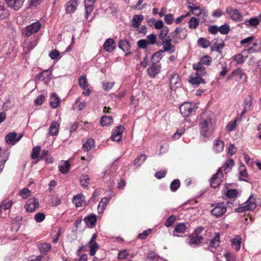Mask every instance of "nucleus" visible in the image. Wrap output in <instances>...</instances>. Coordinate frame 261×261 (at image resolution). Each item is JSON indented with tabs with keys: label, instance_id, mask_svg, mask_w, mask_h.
I'll return each instance as SVG.
<instances>
[{
	"label": "nucleus",
	"instance_id": "f257e3e1",
	"mask_svg": "<svg viewBox=\"0 0 261 261\" xmlns=\"http://www.w3.org/2000/svg\"><path fill=\"white\" fill-rule=\"evenodd\" d=\"M216 122L212 118L203 119L199 123L200 133L204 138H210L215 131Z\"/></svg>",
	"mask_w": 261,
	"mask_h": 261
},
{
	"label": "nucleus",
	"instance_id": "f03ea898",
	"mask_svg": "<svg viewBox=\"0 0 261 261\" xmlns=\"http://www.w3.org/2000/svg\"><path fill=\"white\" fill-rule=\"evenodd\" d=\"M256 206V204L254 198L250 196L245 203H243L236 210V211L239 213H243L247 211H253L255 209Z\"/></svg>",
	"mask_w": 261,
	"mask_h": 261
},
{
	"label": "nucleus",
	"instance_id": "7ed1b4c3",
	"mask_svg": "<svg viewBox=\"0 0 261 261\" xmlns=\"http://www.w3.org/2000/svg\"><path fill=\"white\" fill-rule=\"evenodd\" d=\"M172 39L175 43L184 39L187 35V30L185 28H176L171 33Z\"/></svg>",
	"mask_w": 261,
	"mask_h": 261
},
{
	"label": "nucleus",
	"instance_id": "20e7f679",
	"mask_svg": "<svg viewBox=\"0 0 261 261\" xmlns=\"http://www.w3.org/2000/svg\"><path fill=\"white\" fill-rule=\"evenodd\" d=\"M172 39L170 37H168L163 40L162 45L164 50H160L159 52L154 54L153 57L157 56L158 54L161 55L164 51H167L169 54L174 53L175 50V46L172 45L171 43Z\"/></svg>",
	"mask_w": 261,
	"mask_h": 261
},
{
	"label": "nucleus",
	"instance_id": "39448f33",
	"mask_svg": "<svg viewBox=\"0 0 261 261\" xmlns=\"http://www.w3.org/2000/svg\"><path fill=\"white\" fill-rule=\"evenodd\" d=\"M196 109L197 108L194 103L188 102L182 103L179 107L181 114L185 117L191 115L192 112Z\"/></svg>",
	"mask_w": 261,
	"mask_h": 261
},
{
	"label": "nucleus",
	"instance_id": "423d86ee",
	"mask_svg": "<svg viewBox=\"0 0 261 261\" xmlns=\"http://www.w3.org/2000/svg\"><path fill=\"white\" fill-rule=\"evenodd\" d=\"M226 13L233 21H241L243 19V15L238 10L234 9L231 7H228L226 8Z\"/></svg>",
	"mask_w": 261,
	"mask_h": 261
},
{
	"label": "nucleus",
	"instance_id": "0eeeda50",
	"mask_svg": "<svg viewBox=\"0 0 261 261\" xmlns=\"http://www.w3.org/2000/svg\"><path fill=\"white\" fill-rule=\"evenodd\" d=\"M41 23L39 21H36L27 26L23 30V34L26 36H30L37 33L41 28Z\"/></svg>",
	"mask_w": 261,
	"mask_h": 261
},
{
	"label": "nucleus",
	"instance_id": "6e6552de",
	"mask_svg": "<svg viewBox=\"0 0 261 261\" xmlns=\"http://www.w3.org/2000/svg\"><path fill=\"white\" fill-rule=\"evenodd\" d=\"M226 204L224 202L219 203L211 211V213L216 218H219L226 212Z\"/></svg>",
	"mask_w": 261,
	"mask_h": 261
},
{
	"label": "nucleus",
	"instance_id": "1a4fd4ad",
	"mask_svg": "<svg viewBox=\"0 0 261 261\" xmlns=\"http://www.w3.org/2000/svg\"><path fill=\"white\" fill-rule=\"evenodd\" d=\"M223 177V173L221 168H219L216 174H214L210 180L211 186L214 188L219 186L222 181Z\"/></svg>",
	"mask_w": 261,
	"mask_h": 261
},
{
	"label": "nucleus",
	"instance_id": "9d476101",
	"mask_svg": "<svg viewBox=\"0 0 261 261\" xmlns=\"http://www.w3.org/2000/svg\"><path fill=\"white\" fill-rule=\"evenodd\" d=\"M39 206V203L38 200L35 198H30L27 201L24 208L27 212H34Z\"/></svg>",
	"mask_w": 261,
	"mask_h": 261
},
{
	"label": "nucleus",
	"instance_id": "9b49d317",
	"mask_svg": "<svg viewBox=\"0 0 261 261\" xmlns=\"http://www.w3.org/2000/svg\"><path fill=\"white\" fill-rule=\"evenodd\" d=\"M170 89L171 90H176L181 85V80L178 74L173 73L171 74L170 79Z\"/></svg>",
	"mask_w": 261,
	"mask_h": 261
},
{
	"label": "nucleus",
	"instance_id": "f8f14e48",
	"mask_svg": "<svg viewBox=\"0 0 261 261\" xmlns=\"http://www.w3.org/2000/svg\"><path fill=\"white\" fill-rule=\"evenodd\" d=\"M17 133L12 132L6 135L5 140L8 144L14 145L16 143L18 142L22 138L23 135L20 134L17 137Z\"/></svg>",
	"mask_w": 261,
	"mask_h": 261
},
{
	"label": "nucleus",
	"instance_id": "ddd939ff",
	"mask_svg": "<svg viewBox=\"0 0 261 261\" xmlns=\"http://www.w3.org/2000/svg\"><path fill=\"white\" fill-rule=\"evenodd\" d=\"M232 75H233L234 80L237 82H246L247 81V76L241 68L233 71Z\"/></svg>",
	"mask_w": 261,
	"mask_h": 261
},
{
	"label": "nucleus",
	"instance_id": "4468645a",
	"mask_svg": "<svg viewBox=\"0 0 261 261\" xmlns=\"http://www.w3.org/2000/svg\"><path fill=\"white\" fill-rule=\"evenodd\" d=\"M124 130V127L121 126H118L112 130V135L111 137V139L113 141L119 142L121 138V135Z\"/></svg>",
	"mask_w": 261,
	"mask_h": 261
},
{
	"label": "nucleus",
	"instance_id": "2eb2a0df",
	"mask_svg": "<svg viewBox=\"0 0 261 261\" xmlns=\"http://www.w3.org/2000/svg\"><path fill=\"white\" fill-rule=\"evenodd\" d=\"M97 237V234L94 233L89 243V247L90 248L89 254L91 256L95 255L96 250L99 248L97 243L96 242Z\"/></svg>",
	"mask_w": 261,
	"mask_h": 261
},
{
	"label": "nucleus",
	"instance_id": "dca6fc26",
	"mask_svg": "<svg viewBox=\"0 0 261 261\" xmlns=\"http://www.w3.org/2000/svg\"><path fill=\"white\" fill-rule=\"evenodd\" d=\"M200 73H195L189 76V82L194 86H198L200 84L204 83V80L201 78Z\"/></svg>",
	"mask_w": 261,
	"mask_h": 261
},
{
	"label": "nucleus",
	"instance_id": "f3484780",
	"mask_svg": "<svg viewBox=\"0 0 261 261\" xmlns=\"http://www.w3.org/2000/svg\"><path fill=\"white\" fill-rule=\"evenodd\" d=\"M72 202L76 207H82L86 204L85 197L82 194H78L73 197Z\"/></svg>",
	"mask_w": 261,
	"mask_h": 261
},
{
	"label": "nucleus",
	"instance_id": "a211bd4d",
	"mask_svg": "<svg viewBox=\"0 0 261 261\" xmlns=\"http://www.w3.org/2000/svg\"><path fill=\"white\" fill-rule=\"evenodd\" d=\"M118 47L125 53V56L130 54V45L128 41L126 40H120L118 44Z\"/></svg>",
	"mask_w": 261,
	"mask_h": 261
},
{
	"label": "nucleus",
	"instance_id": "6ab92c4d",
	"mask_svg": "<svg viewBox=\"0 0 261 261\" xmlns=\"http://www.w3.org/2000/svg\"><path fill=\"white\" fill-rule=\"evenodd\" d=\"M25 0H6L8 5L15 10H18L22 7Z\"/></svg>",
	"mask_w": 261,
	"mask_h": 261
},
{
	"label": "nucleus",
	"instance_id": "aec40b11",
	"mask_svg": "<svg viewBox=\"0 0 261 261\" xmlns=\"http://www.w3.org/2000/svg\"><path fill=\"white\" fill-rule=\"evenodd\" d=\"M60 101L61 99L56 93L53 92L51 93L49 98V105L52 108L56 109L60 105Z\"/></svg>",
	"mask_w": 261,
	"mask_h": 261
},
{
	"label": "nucleus",
	"instance_id": "412c9836",
	"mask_svg": "<svg viewBox=\"0 0 261 261\" xmlns=\"http://www.w3.org/2000/svg\"><path fill=\"white\" fill-rule=\"evenodd\" d=\"M103 49L107 52H112L116 47V44L113 39H107L103 44Z\"/></svg>",
	"mask_w": 261,
	"mask_h": 261
},
{
	"label": "nucleus",
	"instance_id": "4be33fe9",
	"mask_svg": "<svg viewBox=\"0 0 261 261\" xmlns=\"http://www.w3.org/2000/svg\"><path fill=\"white\" fill-rule=\"evenodd\" d=\"M143 16L141 14H136L131 20V25L135 29L138 28L143 20Z\"/></svg>",
	"mask_w": 261,
	"mask_h": 261
},
{
	"label": "nucleus",
	"instance_id": "5701e85b",
	"mask_svg": "<svg viewBox=\"0 0 261 261\" xmlns=\"http://www.w3.org/2000/svg\"><path fill=\"white\" fill-rule=\"evenodd\" d=\"M84 221L89 227L92 228L95 226L96 222V216L93 214H90L85 217Z\"/></svg>",
	"mask_w": 261,
	"mask_h": 261
},
{
	"label": "nucleus",
	"instance_id": "b1692460",
	"mask_svg": "<svg viewBox=\"0 0 261 261\" xmlns=\"http://www.w3.org/2000/svg\"><path fill=\"white\" fill-rule=\"evenodd\" d=\"M160 71V66L158 65L153 63L148 68L147 72L151 77H154Z\"/></svg>",
	"mask_w": 261,
	"mask_h": 261
},
{
	"label": "nucleus",
	"instance_id": "393cba45",
	"mask_svg": "<svg viewBox=\"0 0 261 261\" xmlns=\"http://www.w3.org/2000/svg\"><path fill=\"white\" fill-rule=\"evenodd\" d=\"M77 6L76 0H70L66 4V10L67 13H72L75 11Z\"/></svg>",
	"mask_w": 261,
	"mask_h": 261
},
{
	"label": "nucleus",
	"instance_id": "a878e982",
	"mask_svg": "<svg viewBox=\"0 0 261 261\" xmlns=\"http://www.w3.org/2000/svg\"><path fill=\"white\" fill-rule=\"evenodd\" d=\"M186 229H187V227L185 223H178L175 226L174 230L172 232V235L174 237H179V236L176 233H183L185 232Z\"/></svg>",
	"mask_w": 261,
	"mask_h": 261
},
{
	"label": "nucleus",
	"instance_id": "bb28decb",
	"mask_svg": "<svg viewBox=\"0 0 261 261\" xmlns=\"http://www.w3.org/2000/svg\"><path fill=\"white\" fill-rule=\"evenodd\" d=\"M224 143L223 141L216 139L214 141V146L213 149L214 151L217 152H221L224 149Z\"/></svg>",
	"mask_w": 261,
	"mask_h": 261
},
{
	"label": "nucleus",
	"instance_id": "cd10ccee",
	"mask_svg": "<svg viewBox=\"0 0 261 261\" xmlns=\"http://www.w3.org/2000/svg\"><path fill=\"white\" fill-rule=\"evenodd\" d=\"M241 242L242 239L240 236H236L231 239L232 247L236 251H238L240 249Z\"/></svg>",
	"mask_w": 261,
	"mask_h": 261
},
{
	"label": "nucleus",
	"instance_id": "c85d7f7f",
	"mask_svg": "<svg viewBox=\"0 0 261 261\" xmlns=\"http://www.w3.org/2000/svg\"><path fill=\"white\" fill-rule=\"evenodd\" d=\"M37 40L35 39L26 40L23 44L24 49L30 50L34 48L37 45Z\"/></svg>",
	"mask_w": 261,
	"mask_h": 261
},
{
	"label": "nucleus",
	"instance_id": "c756f323",
	"mask_svg": "<svg viewBox=\"0 0 261 261\" xmlns=\"http://www.w3.org/2000/svg\"><path fill=\"white\" fill-rule=\"evenodd\" d=\"M111 200V198H103L101 199L98 205V212L99 214L102 213L107 204L109 203Z\"/></svg>",
	"mask_w": 261,
	"mask_h": 261
},
{
	"label": "nucleus",
	"instance_id": "7c9ffc66",
	"mask_svg": "<svg viewBox=\"0 0 261 261\" xmlns=\"http://www.w3.org/2000/svg\"><path fill=\"white\" fill-rule=\"evenodd\" d=\"M70 165L68 161H62L59 164V171L63 174H66L68 172L70 169Z\"/></svg>",
	"mask_w": 261,
	"mask_h": 261
},
{
	"label": "nucleus",
	"instance_id": "2f4dec72",
	"mask_svg": "<svg viewBox=\"0 0 261 261\" xmlns=\"http://www.w3.org/2000/svg\"><path fill=\"white\" fill-rule=\"evenodd\" d=\"M253 99V98L251 94L249 95L246 98L244 101V108L242 115L250 110Z\"/></svg>",
	"mask_w": 261,
	"mask_h": 261
},
{
	"label": "nucleus",
	"instance_id": "473e14b6",
	"mask_svg": "<svg viewBox=\"0 0 261 261\" xmlns=\"http://www.w3.org/2000/svg\"><path fill=\"white\" fill-rule=\"evenodd\" d=\"M60 127V123L58 122H53L51 123L49 128V134L51 136H57L58 134V130Z\"/></svg>",
	"mask_w": 261,
	"mask_h": 261
},
{
	"label": "nucleus",
	"instance_id": "72a5a7b5",
	"mask_svg": "<svg viewBox=\"0 0 261 261\" xmlns=\"http://www.w3.org/2000/svg\"><path fill=\"white\" fill-rule=\"evenodd\" d=\"M244 23L247 27L255 28L259 24V20L256 17H253L245 20Z\"/></svg>",
	"mask_w": 261,
	"mask_h": 261
},
{
	"label": "nucleus",
	"instance_id": "f704fd0d",
	"mask_svg": "<svg viewBox=\"0 0 261 261\" xmlns=\"http://www.w3.org/2000/svg\"><path fill=\"white\" fill-rule=\"evenodd\" d=\"M12 200L6 199L4 200L0 204V212L2 211H6L10 209L13 204Z\"/></svg>",
	"mask_w": 261,
	"mask_h": 261
},
{
	"label": "nucleus",
	"instance_id": "c9c22d12",
	"mask_svg": "<svg viewBox=\"0 0 261 261\" xmlns=\"http://www.w3.org/2000/svg\"><path fill=\"white\" fill-rule=\"evenodd\" d=\"M95 142L93 139H88L83 144V148L86 151H89L94 148Z\"/></svg>",
	"mask_w": 261,
	"mask_h": 261
},
{
	"label": "nucleus",
	"instance_id": "e433bc0d",
	"mask_svg": "<svg viewBox=\"0 0 261 261\" xmlns=\"http://www.w3.org/2000/svg\"><path fill=\"white\" fill-rule=\"evenodd\" d=\"M80 182L82 187L86 188L90 183V178L88 175L83 174L81 176Z\"/></svg>",
	"mask_w": 261,
	"mask_h": 261
},
{
	"label": "nucleus",
	"instance_id": "4c0bfd02",
	"mask_svg": "<svg viewBox=\"0 0 261 261\" xmlns=\"http://www.w3.org/2000/svg\"><path fill=\"white\" fill-rule=\"evenodd\" d=\"M102 126H108L111 125L113 123V118L112 116H103L100 121Z\"/></svg>",
	"mask_w": 261,
	"mask_h": 261
},
{
	"label": "nucleus",
	"instance_id": "58836bf2",
	"mask_svg": "<svg viewBox=\"0 0 261 261\" xmlns=\"http://www.w3.org/2000/svg\"><path fill=\"white\" fill-rule=\"evenodd\" d=\"M38 248L41 253L45 254L50 250L51 246L49 243H43L39 244Z\"/></svg>",
	"mask_w": 261,
	"mask_h": 261
},
{
	"label": "nucleus",
	"instance_id": "ea45409f",
	"mask_svg": "<svg viewBox=\"0 0 261 261\" xmlns=\"http://www.w3.org/2000/svg\"><path fill=\"white\" fill-rule=\"evenodd\" d=\"M147 156L144 154H141L138 156L134 161V164L137 167H140L146 160Z\"/></svg>",
	"mask_w": 261,
	"mask_h": 261
},
{
	"label": "nucleus",
	"instance_id": "a19ab883",
	"mask_svg": "<svg viewBox=\"0 0 261 261\" xmlns=\"http://www.w3.org/2000/svg\"><path fill=\"white\" fill-rule=\"evenodd\" d=\"M203 240V237L197 235L196 236H192L189 237V243L190 245H198Z\"/></svg>",
	"mask_w": 261,
	"mask_h": 261
},
{
	"label": "nucleus",
	"instance_id": "79ce46f5",
	"mask_svg": "<svg viewBox=\"0 0 261 261\" xmlns=\"http://www.w3.org/2000/svg\"><path fill=\"white\" fill-rule=\"evenodd\" d=\"M193 67L196 70V73H200L201 75H204L205 74V70L203 68V64L201 63V61L194 64Z\"/></svg>",
	"mask_w": 261,
	"mask_h": 261
},
{
	"label": "nucleus",
	"instance_id": "37998d69",
	"mask_svg": "<svg viewBox=\"0 0 261 261\" xmlns=\"http://www.w3.org/2000/svg\"><path fill=\"white\" fill-rule=\"evenodd\" d=\"M220 244V236L219 233H217L210 243L211 247L216 248L219 246Z\"/></svg>",
	"mask_w": 261,
	"mask_h": 261
},
{
	"label": "nucleus",
	"instance_id": "c03bdc74",
	"mask_svg": "<svg viewBox=\"0 0 261 261\" xmlns=\"http://www.w3.org/2000/svg\"><path fill=\"white\" fill-rule=\"evenodd\" d=\"M199 20L194 17H191L188 22L189 27L190 29H195L197 28L199 25Z\"/></svg>",
	"mask_w": 261,
	"mask_h": 261
},
{
	"label": "nucleus",
	"instance_id": "a18cd8bd",
	"mask_svg": "<svg viewBox=\"0 0 261 261\" xmlns=\"http://www.w3.org/2000/svg\"><path fill=\"white\" fill-rule=\"evenodd\" d=\"M234 161L231 159L227 160L225 163V168L224 169L225 173H227L230 172L231 170L232 167L234 166Z\"/></svg>",
	"mask_w": 261,
	"mask_h": 261
},
{
	"label": "nucleus",
	"instance_id": "49530a36",
	"mask_svg": "<svg viewBox=\"0 0 261 261\" xmlns=\"http://www.w3.org/2000/svg\"><path fill=\"white\" fill-rule=\"evenodd\" d=\"M79 85L83 89H86L88 87V83L85 75H82L79 77Z\"/></svg>",
	"mask_w": 261,
	"mask_h": 261
},
{
	"label": "nucleus",
	"instance_id": "de8ad7c7",
	"mask_svg": "<svg viewBox=\"0 0 261 261\" xmlns=\"http://www.w3.org/2000/svg\"><path fill=\"white\" fill-rule=\"evenodd\" d=\"M180 185V182L178 179H174L170 184V190L172 192H175L179 188Z\"/></svg>",
	"mask_w": 261,
	"mask_h": 261
},
{
	"label": "nucleus",
	"instance_id": "09e8293b",
	"mask_svg": "<svg viewBox=\"0 0 261 261\" xmlns=\"http://www.w3.org/2000/svg\"><path fill=\"white\" fill-rule=\"evenodd\" d=\"M237 127V120L229 122L225 128L226 131L230 133L233 131Z\"/></svg>",
	"mask_w": 261,
	"mask_h": 261
},
{
	"label": "nucleus",
	"instance_id": "8fccbe9b",
	"mask_svg": "<svg viewBox=\"0 0 261 261\" xmlns=\"http://www.w3.org/2000/svg\"><path fill=\"white\" fill-rule=\"evenodd\" d=\"M198 44L199 46L206 48L210 46V41L204 38H201L198 40Z\"/></svg>",
	"mask_w": 261,
	"mask_h": 261
},
{
	"label": "nucleus",
	"instance_id": "3c124183",
	"mask_svg": "<svg viewBox=\"0 0 261 261\" xmlns=\"http://www.w3.org/2000/svg\"><path fill=\"white\" fill-rule=\"evenodd\" d=\"M238 194V192L236 189H230L228 190L225 195L229 198H234Z\"/></svg>",
	"mask_w": 261,
	"mask_h": 261
},
{
	"label": "nucleus",
	"instance_id": "603ef678",
	"mask_svg": "<svg viewBox=\"0 0 261 261\" xmlns=\"http://www.w3.org/2000/svg\"><path fill=\"white\" fill-rule=\"evenodd\" d=\"M41 150V147L39 146L34 147L32 151L31 158L33 159H36L39 157V154Z\"/></svg>",
	"mask_w": 261,
	"mask_h": 261
},
{
	"label": "nucleus",
	"instance_id": "864d4df0",
	"mask_svg": "<svg viewBox=\"0 0 261 261\" xmlns=\"http://www.w3.org/2000/svg\"><path fill=\"white\" fill-rule=\"evenodd\" d=\"M19 195L22 198L26 199L31 196V191L27 188H24L20 191Z\"/></svg>",
	"mask_w": 261,
	"mask_h": 261
},
{
	"label": "nucleus",
	"instance_id": "5fc2aeb1",
	"mask_svg": "<svg viewBox=\"0 0 261 261\" xmlns=\"http://www.w3.org/2000/svg\"><path fill=\"white\" fill-rule=\"evenodd\" d=\"M239 174H240V177H247L248 174L246 172V168L243 163H241L240 164L239 168Z\"/></svg>",
	"mask_w": 261,
	"mask_h": 261
},
{
	"label": "nucleus",
	"instance_id": "6e6d98bb",
	"mask_svg": "<svg viewBox=\"0 0 261 261\" xmlns=\"http://www.w3.org/2000/svg\"><path fill=\"white\" fill-rule=\"evenodd\" d=\"M94 9V4H85V18L86 19L88 18V16L93 11Z\"/></svg>",
	"mask_w": 261,
	"mask_h": 261
},
{
	"label": "nucleus",
	"instance_id": "4d7b16f0",
	"mask_svg": "<svg viewBox=\"0 0 261 261\" xmlns=\"http://www.w3.org/2000/svg\"><path fill=\"white\" fill-rule=\"evenodd\" d=\"M169 32V29L167 27H165L161 30L159 34V37L160 39L164 40L165 38L167 36Z\"/></svg>",
	"mask_w": 261,
	"mask_h": 261
},
{
	"label": "nucleus",
	"instance_id": "13d9d810",
	"mask_svg": "<svg viewBox=\"0 0 261 261\" xmlns=\"http://www.w3.org/2000/svg\"><path fill=\"white\" fill-rule=\"evenodd\" d=\"M223 255L226 261H236L237 256L232 253L227 252Z\"/></svg>",
	"mask_w": 261,
	"mask_h": 261
},
{
	"label": "nucleus",
	"instance_id": "bf43d9fd",
	"mask_svg": "<svg viewBox=\"0 0 261 261\" xmlns=\"http://www.w3.org/2000/svg\"><path fill=\"white\" fill-rule=\"evenodd\" d=\"M230 30L229 26L226 23L219 28V32L222 34L226 35L228 33Z\"/></svg>",
	"mask_w": 261,
	"mask_h": 261
},
{
	"label": "nucleus",
	"instance_id": "052dcab7",
	"mask_svg": "<svg viewBox=\"0 0 261 261\" xmlns=\"http://www.w3.org/2000/svg\"><path fill=\"white\" fill-rule=\"evenodd\" d=\"M156 40V36L155 35L153 34H151L147 36V38L146 39L148 44L149 45L154 44Z\"/></svg>",
	"mask_w": 261,
	"mask_h": 261
},
{
	"label": "nucleus",
	"instance_id": "680f3d73",
	"mask_svg": "<svg viewBox=\"0 0 261 261\" xmlns=\"http://www.w3.org/2000/svg\"><path fill=\"white\" fill-rule=\"evenodd\" d=\"M164 21L167 24H172L174 21V17L173 14L171 13H168L167 14L165 15Z\"/></svg>",
	"mask_w": 261,
	"mask_h": 261
},
{
	"label": "nucleus",
	"instance_id": "e2e57ef3",
	"mask_svg": "<svg viewBox=\"0 0 261 261\" xmlns=\"http://www.w3.org/2000/svg\"><path fill=\"white\" fill-rule=\"evenodd\" d=\"M144 0H139L137 4L135 6L134 9L137 10H141L146 7V4H143Z\"/></svg>",
	"mask_w": 261,
	"mask_h": 261
},
{
	"label": "nucleus",
	"instance_id": "0e129e2a",
	"mask_svg": "<svg viewBox=\"0 0 261 261\" xmlns=\"http://www.w3.org/2000/svg\"><path fill=\"white\" fill-rule=\"evenodd\" d=\"M128 253V251L126 249L121 250L118 254V258L119 259H125L127 257Z\"/></svg>",
	"mask_w": 261,
	"mask_h": 261
},
{
	"label": "nucleus",
	"instance_id": "69168bd1",
	"mask_svg": "<svg viewBox=\"0 0 261 261\" xmlns=\"http://www.w3.org/2000/svg\"><path fill=\"white\" fill-rule=\"evenodd\" d=\"M45 216L42 213H37L34 216V219L37 222H41L45 219Z\"/></svg>",
	"mask_w": 261,
	"mask_h": 261
},
{
	"label": "nucleus",
	"instance_id": "338daca9",
	"mask_svg": "<svg viewBox=\"0 0 261 261\" xmlns=\"http://www.w3.org/2000/svg\"><path fill=\"white\" fill-rule=\"evenodd\" d=\"M224 46V42L222 41H220L218 42H216L215 43L213 48L215 50L220 52V50L223 48Z\"/></svg>",
	"mask_w": 261,
	"mask_h": 261
},
{
	"label": "nucleus",
	"instance_id": "774afa93",
	"mask_svg": "<svg viewBox=\"0 0 261 261\" xmlns=\"http://www.w3.org/2000/svg\"><path fill=\"white\" fill-rule=\"evenodd\" d=\"M175 217L171 215L166 221L165 225L167 227H170L172 225L173 223L175 221Z\"/></svg>",
	"mask_w": 261,
	"mask_h": 261
}]
</instances>
